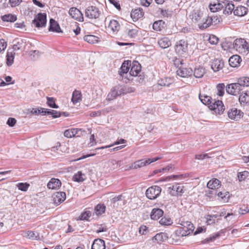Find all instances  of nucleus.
Returning a JSON list of instances; mask_svg holds the SVG:
<instances>
[{
    "label": "nucleus",
    "instance_id": "obj_5",
    "mask_svg": "<svg viewBox=\"0 0 249 249\" xmlns=\"http://www.w3.org/2000/svg\"><path fill=\"white\" fill-rule=\"evenodd\" d=\"M161 189L160 187L155 185L149 187L146 191V197L151 200L157 198L160 195Z\"/></svg>",
    "mask_w": 249,
    "mask_h": 249
},
{
    "label": "nucleus",
    "instance_id": "obj_9",
    "mask_svg": "<svg viewBox=\"0 0 249 249\" xmlns=\"http://www.w3.org/2000/svg\"><path fill=\"white\" fill-rule=\"evenodd\" d=\"M242 90L240 86L237 83H231L227 85L226 88V92L232 95L239 94V92Z\"/></svg>",
    "mask_w": 249,
    "mask_h": 249
},
{
    "label": "nucleus",
    "instance_id": "obj_19",
    "mask_svg": "<svg viewBox=\"0 0 249 249\" xmlns=\"http://www.w3.org/2000/svg\"><path fill=\"white\" fill-rule=\"evenodd\" d=\"M224 67V62L219 59H214L211 64V68L214 72L221 70Z\"/></svg>",
    "mask_w": 249,
    "mask_h": 249
},
{
    "label": "nucleus",
    "instance_id": "obj_46",
    "mask_svg": "<svg viewBox=\"0 0 249 249\" xmlns=\"http://www.w3.org/2000/svg\"><path fill=\"white\" fill-rule=\"evenodd\" d=\"M225 86L224 84L220 83L218 84L216 86V89L217 90V94L219 96H222L224 94V90H225Z\"/></svg>",
    "mask_w": 249,
    "mask_h": 249
},
{
    "label": "nucleus",
    "instance_id": "obj_36",
    "mask_svg": "<svg viewBox=\"0 0 249 249\" xmlns=\"http://www.w3.org/2000/svg\"><path fill=\"white\" fill-rule=\"evenodd\" d=\"M199 98L201 102L204 105H208L209 106L213 103L212 101L213 100L210 96L205 95H202L200 94Z\"/></svg>",
    "mask_w": 249,
    "mask_h": 249
},
{
    "label": "nucleus",
    "instance_id": "obj_30",
    "mask_svg": "<svg viewBox=\"0 0 249 249\" xmlns=\"http://www.w3.org/2000/svg\"><path fill=\"white\" fill-rule=\"evenodd\" d=\"M173 83L172 79L168 77L160 79L158 81V84L160 86L169 87Z\"/></svg>",
    "mask_w": 249,
    "mask_h": 249
},
{
    "label": "nucleus",
    "instance_id": "obj_12",
    "mask_svg": "<svg viewBox=\"0 0 249 249\" xmlns=\"http://www.w3.org/2000/svg\"><path fill=\"white\" fill-rule=\"evenodd\" d=\"M182 229L181 236H186L190 234L194 230V226L192 223L189 221H182L180 224Z\"/></svg>",
    "mask_w": 249,
    "mask_h": 249
},
{
    "label": "nucleus",
    "instance_id": "obj_29",
    "mask_svg": "<svg viewBox=\"0 0 249 249\" xmlns=\"http://www.w3.org/2000/svg\"><path fill=\"white\" fill-rule=\"evenodd\" d=\"M158 44L160 47L162 49H165L171 45V42L168 38L163 37L158 41Z\"/></svg>",
    "mask_w": 249,
    "mask_h": 249
},
{
    "label": "nucleus",
    "instance_id": "obj_44",
    "mask_svg": "<svg viewBox=\"0 0 249 249\" xmlns=\"http://www.w3.org/2000/svg\"><path fill=\"white\" fill-rule=\"evenodd\" d=\"M126 142V141L124 139H121L120 140H117L115 142H114V143H113V144H112L111 145L99 147V148H96V149L107 148L112 147L115 145H118L120 144L125 143Z\"/></svg>",
    "mask_w": 249,
    "mask_h": 249
},
{
    "label": "nucleus",
    "instance_id": "obj_53",
    "mask_svg": "<svg viewBox=\"0 0 249 249\" xmlns=\"http://www.w3.org/2000/svg\"><path fill=\"white\" fill-rule=\"evenodd\" d=\"M138 33L137 29H129L127 32V35L130 38H134L137 36Z\"/></svg>",
    "mask_w": 249,
    "mask_h": 249
},
{
    "label": "nucleus",
    "instance_id": "obj_50",
    "mask_svg": "<svg viewBox=\"0 0 249 249\" xmlns=\"http://www.w3.org/2000/svg\"><path fill=\"white\" fill-rule=\"evenodd\" d=\"M163 24V22L161 20L155 21L153 23V28L157 31H160L163 28V26H161V24Z\"/></svg>",
    "mask_w": 249,
    "mask_h": 249
},
{
    "label": "nucleus",
    "instance_id": "obj_7",
    "mask_svg": "<svg viewBox=\"0 0 249 249\" xmlns=\"http://www.w3.org/2000/svg\"><path fill=\"white\" fill-rule=\"evenodd\" d=\"M46 15L42 13L38 14L34 18L32 23L37 28L44 27L46 24Z\"/></svg>",
    "mask_w": 249,
    "mask_h": 249
},
{
    "label": "nucleus",
    "instance_id": "obj_58",
    "mask_svg": "<svg viewBox=\"0 0 249 249\" xmlns=\"http://www.w3.org/2000/svg\"><path fill=\"white\" fill-rule=\"evenodd\" d=\"M238 212L240 214H245L249 212V209L246 205H242L239 209Z\"/></svg>",
    "mask_w": 249,
    "mask_h": 249
},
{
    "label": "nucleus",
    "instance_id": "obj_35",
    "mask_svg": "<svg viewBox=\"0 0 249 249\" xmlns=\"http://www.w3.org/2000/svg\"><path fill=\"white\" fill-rule=\"evenodd\" d=\"M108 28L110 29L113 32H117L119 30L120 25L117 20H111L109 22Z\"/></svg>",
    "mask_w": 249,
    "mask_h": 249
},
{
    "label": "nucleus",
    "instance_id": "obj_54",
    "mask_svg": "<svg viewBox=\"0 0 249 249\" xmlns=\"http://www.w3.org/2000/svg\"><path fill=\"white\" fill-rule=\"evenodd\" d=\"M47 103L50 107L54 108H57L58 107V106L55 104L53 98L47 97Z\"/></svg>",
    "mask_w": 249,
    "mask_h": 249
},
{
    "label": "nucleus",
    "instance_id": "obj_43",
    "mask_svg": "<svg viewBox=\"0 0 249 249\" xmlns=\"http://www.w3.org/2000/svg\"><path fill=\"white\" fill-rule=\"evenodd\" d=\"M76 131L77 130H74V128L66 130L64 132V135L65 137L68 138L75 137Z\"/></svg>",
    "mask_w": 249,
    "mask_h": 249
},
{
    "label": "nucleus",
    "instance_id": "obj_34",
    "mask_svg": "<svg viewBox=\"0 0 249 249\" xmlns=\"http://www.w3.org/2000/svg\"><path fill=\"white\" fill-rule=\"evenodd\" d=\"M209 7L211 12H215L222 9L224 7V5L220 2L218 1L217 3H210Z\"/></svg>",
    "mask_w": 249,
    "mask_h": 249
},
{
    "label": "nucleus",
    "instance_id": "obj_45",
    "mask_svg": "<svg viewBox=\"0 0 249 249\" xmlns=\"http://www.w3.org/2000/svg\"><path fill=\"white\" fill-rule=\"evenodd\" d=\"M166 234L163 232L157 233L153 237V240H155L157 242L163 241L166 238Z\"/></svg>",
    "mask_w": 249,
    "mask_h": 249
},
{
    "label": "nucleus",
    "instance_id": "obj_24",
    "mask_svg": "<svg viewBox=\"0 0 249 249\" xmlns=\"http://www.w3.org/2000/svg\"><path fill=\"white\" fill-rule=\"evenodd\" d=\"M61 185V182L58 179L52 178L47 184V187L49 189H56L59 188Z\"/></svg>",
    "mask_w": 249,
    "mask_h": 249
},
{
    "label": "nucleus",
    "instance_id": "obj_16",
    "mask_svg": "<svg viewBox=\"0 0 249 249\" xmlns=\"http://www.w3.org/2000/svg\"><path fill=\"white\" fill-rule=\"evenodd\" d=\"M130 66L129 74L133 76H137L141 70V65L137 61H134Z\"/></svg>",
    "mask_w": 249,
    "mask_h": 249
},
{
    "label": "nucleus",
    "instance_id": "obj_47",
    "mask_svg": "<svg viewBox=\"0 0 249 249\" xmlns=\"http://www.w3.org/2000/svg\"><path fill=\"white\" fill-rule=\"evenodd\" d=\"M16 186L18 189V190L26 192L27 191L28 188L30 186V184L27 182L25 183H18L16 185Z\"/></svg>",
    "mask_w": 249,
    "mask_h": 249
},
{
    "label": "nucleus",
    "instance_id": "obj_61",
    "mask_svg": "<svg viewBox=\"0 0 249 249\" xmlns=\"http://www.w3.org/2000/svg\"><path fill=\"white\" fill-rule=\"evenodd\" d=\"M91 213L88 211H86L81 214V219L82 220H88L91 216Z\"/></svg>",
    "mask_w": 249,
    "mask_h": 249
},
{
    "label": "nucleus",
    "instance_id": "obj_6",
    "mask_svg": "<svg viewBox=\"0 0 249 249\" xmlns=\"http://www.w3.org/2000/svg\"><path fill=\"white\" fill-rule=\"evenodd\" d=\"M188 42L187 41L181 39L177 42L175 46L176 52L179 55H182L188 51Z\"/></svg>",
    "mask_w": 249,
    "mask_h": 249
},
{
    "label": "nucleus",
    "instance_id": "obj_55",
    "mask_svg": "<svg viewBox=\"0 0 249 249\" xmlns=\"http://www.w3.org/2000/svg\"><path fill=\"white\" fill-rule=\"evenodd\" d=\"M217 196L221 198L222 200L224 202H226L228 201V199L229 198V193L226 192L225 194L221 192H219L217 193Z\"/></svg>",
    "mask_w": 249,
    "mask_h": 249
},
{
    "label": "nucleus",
    "instance_id": "obj_26",
    "mask_svg": "<svg viewBox=\"0 0 249 249\" xmlns=\"http://www.w3.org/2000/svg\"><path fill=\"white\" fill-rule=\"evenodd\" d=\"M163 214V211L159 208H154L152 210L150 214V217L152 219L158 220Z\"/></svg>",
    "mask_w": 249,
    "mask_h": 249
},
{
    "label": "nucleus",
    "instance_id": "obj_38",
    "mask_svg": "<svg viewBox=\"0 0 249 249\" xmlns=\"http://www.w3.org/2000/svg\"><path fill=\"white\" fill-rule=\"evenodd\" d=\"M1 18L3 21L13 22L17 20V17L14 15L7 14L2 16Z\"/></svg>",
    "mask_w": 249,
    "mask_h": 249
},
{
    "label": "nucleus",
    "instance_id": "obj_15",
    "mask_svg": "<svg viewBox=\"0 0 249 249\" xmlns=\"http://www.w3.org/2000/svg\"><path fill=\"white\" fill-rule=\"evenodd\" d=\"M243 114V113L241 110H237L235 108H232L228 112V117L230 119L234 120H239Z\"/></svg>",
    "mask_w": 249,
    "mask_h": 249
},
{
    "label": "nucleus",
    "instance_id": "obj_59",
    "mask_svg": "<svg viewBox=\"0 0 249 249\" xmlns=\"http://www.w3.org/2000/svg\"><path fill=\"white\" fill-rule=\"evenodd\" d=\"M124 197L123 196V195H119V196L113 198L111 199V202L112 203L114 204V206L115 207L116 202H118L120 201L124 200Z\"/></svg>",
    "mask_w": 249,
    "mask_h": 249
},
{
    "label": "nucleus",
    "instance_id": "obj_8",
    "mask_svg": "<svg viewBox=\"0 0 249 249\" xmlns=\"http://www.w3.org/2000/svg\"><path fill=\"white\" fill-rule=\"evenodd\" d=\"M209 107L210 109L214 111L216 113L218 114H222L225 110V107L222 102L219 100L216 101H214V102L209 106Z\"/></svg>",
    "mask_w": 249,
    "mask_h": 249
},
{
    "label": "nucleus",
    "instance_id": "obj_25",
    "mask_svg": "<svg viewBox=\"0 0 249 249\" xmlns=\"http://www.w3.org/2000/svg\"><path fill=\"white\" fill-rule=\"evenodd\" d=\"M241 61V58L238 55H232L229 58V65L232 67H237L240 63Z\"/></svg>",
    "mask_w": 249,
    "mask_h": 249
},
{
    "label": "nucleus",
    "instance_id": "obj_13",
    "mask_svg": "<svg viewBox=\"0 0 249 249\" xmlns=\"http://www.w3.org/2000/svg\"><path fill=\"white\" fill-rule=\"evenodd\" d=\"M66 194L64 192H58L53 195L54 203L58 205L66 199Z\"/></svg>",
    "mask_w": 249,
    "mask_h": 249
},
{
    "label": "nucleus",
    "instance_id": "obj_28",
    "mask_svg": "<svg viewBox=\"0 0 249 249\" xmlns=\"http://www.w3.org/2000/svg\"><path fill=\"white\" fill-rule=\"evenodd\" d=\"M82 100V94L80 91L75 90L72 93L71 101L73 104H76Z\"/></svg>",
    "mask_w": 249,
    "mask_h": 249
},
{
    "label": "nucleus",
    "instance_id": "obj_31",
    "mask_svg": "<svg viewBox=\"0 0 249 249\" xmlns=\"http://www.w3.org/2000/svg\"><path fill=\"white\" fill-rule=\"evenodd\" d=\"M15 53L10 49L8 50L6 55V64L8 66L12 65L15 58Z\"/></svg>",
    "mask_w": 249,
    "mask_h": 249
},
{
    "label": "nucleus",
    "instance_id": "obj_1",
    "mask_svg": "<svg viewBox=\"0 0 249 249\" xmlns=\"http://www.w3.org/2000/svg\"><path fill=\"white\" fill-rule=\"evenodd\" d=\"M133 91H129L124 85H118L113 87L108 93L107 100L110 101L116 99L118 96L126 94L127 92Z\"/></svg>",
    "mask_w": 249,
    "mask_h": 249
},
{
    "label": "nucleus",
    "instance_id": "obj_60",
    "mask_svg": "<svg viewBox=\"0 0 249 249\" xmlns=\"http://www.w3.org/2000/svg\"><path fill=\"white\" fill-rule=\"evenodd\" d=\"M26 236L32 240L36 239L37 237L36 233L32 231H28L26 233Z\"/></svg>",
    "mask_w": 249,
    "mask_h": 249
},
{
    "label": "nucleus",
    "instance_id": "obj_62",
    "mask_svg": "<svg viewBox=\"0 0 249 249\" xmlns=\"http://www.w3.org/2000/svg\"><path fill=\"white\" fill-rule=\"evenodd\" d=\"M50 114L51 115L53 118H56L60 117L61 113V112H58L56 110L50 109L49 115Z\"/></svg>",
    "mask_w": 249,
    "mask_h": 249
},
{
    "label": "nucleus",
    "instance_id": "obj_42",
    "mask_svg": "<svg viewBox=\"0 0 249 249\" xmlns=\"http://www.w3.org/2000/svg\"><path fill=\"white\" fill-rule=\"evenodd\" d=\"M176 193L173 192L172 196H181L184 193L183 186L179 185L178 184H176Z\"/></svg>",
    "mask_w": 249,
    "mask_h": 249
},
{
    "label": "nucleus",
    "instance_id": "obj_4",
    "mask_svg": "<svg viewBox=\"0 0 249 249\" xmlns=\"http://www.w3.org/2000/svg\"><path fill=\"white\" fill-rule=\"evenodd\" d=\"M160 157H157L154 158L148 159L147 160L142 159L139 160L132 163L131 165V166L129 167L128 169H137L138 168L142 167L143 166H146L150 164L151 163L155 162L158 160H160Z\"/></svg>",
    "mask_w": 249,
    "mask_h": 249
},
{
    "label": "nucleus",
    "instance_id": "obj_39",
    "mask_svg": "<svg viewBox=\"0 0 249 249\" xmlns=\"http://www.w3.org/2000/svg\"><path fill=\"white\" fill-rule=\"evenodd\" d=\"M238 83L241 88L242 87H249V77H243L238 79Z\"/></svg>",
    "mask_w": 249,
    "mask_h": 249
},
{
    "label": "nucleus",
    "instance_id": "obj_20",
    "mask_svg": "<svg viewBox=\"0 0 249 249\" xmlns=\"http://www.w3.org/2000/svg\"><path fill=\"white\" fill-rule=\"evenodd\" d=\"M210 18L209 16H206L201 18L200 22H199L198 27L201 30H204L211 26Z\"/></svg>",
    "mask_w": 249,
    "mask_h": 249
},
{
    "label": "nucleus",
    "instance_id": "obj_11",
    "mask_svg": "<svg viewBox=\"0 0 249 249\" xmlns=\"http://www.w3.org/2000/svg\"><path fill=\"white\" fill-rule=\"evenodd\" d=\"M69 14L73 18L78 21L82 22L84 21L83 14L78 9L75 7L71 8Z\"/></svg>",
    "mask_w": 249,
    "mask_h": 249
},
{
    "label": "nucleus",
    "instance_id": "obj_40",
    "mask_svg": "<svg viewBox=\"0 0 249 249\" xmlns=\"http://www.w3.org/2000/svg\"><path fill=\"white\" fill-rule=\"evenodd\" d=\"M106 210V206L104 204H99L94 208L97 215H100L104 213Z\"/></svg>",
    "mask_w": 249,
    "mask_h": 249
},
{
    "label": "nucleus",
    "instance_id": "obj_10",
    "mask_svg": "<svg viewBox=\"0 0 249 249\" xmlns=\"http://www.w3.org/2000/svg\"><path fill=\"white\" fill-rule=\"evenodd\" d=\"M220 181L216 178H213L210 180L207 183V187L211 191L209 190V194L211 195H216L217 191L215 190L220 185Z\"/></svg>",
    "mask_w": 249,
    "mask_h": 249
},
{
    "label": "nucleus",
    "instance_id": "obj_21",
    "mask_svg": "<svg viewBox=\"0 0 249 249\" xmlns=\"http://www.w3.org/2000/svg\"><path fill=\"white\" fill-rule=\"evenodd\" d=\"M177 74L180 77H186L192 75V70L190 68H180L177 71Z\"/></svg>",
    "mask_w": 249,
    "mask_h": 249
},
{
    "label": "nucleus",
    "instance_id": "obj_17",
    "mask_svg": "<svg viewBox=\"0 0 249 249\" xmlns=\"http://www.w3.org/2000/svg\"><path fill=\"white\" fill-rule=\"evenodd\" d=\"M49 31L56 33H62L59 24L54 19L51 18L49 21Z\"/></svg>",
    "mask_w": 249,
    "mask_h": 249
},
{
    "label": "nucleus",
    "instance_id": "obj_64",
    "mask_svg": "<svg viewBox=\"0 0 249 249\" xmlns=\"http://www.w3.org/2000/svg\"><path fill=\"white\" fill-rule=\"evenodd\" d=\"M17 120L14 118H9L7 121V124L10 127L14 126L16 124Z\"/></svg>",
    "mask_w": 249,
    "mask_h": 249
},
{
    "label": "nucleus",
    "instance_id": "obj_22",
    "mask_svg": "<svg viewBox=\"0 0 249 249\" xmlns=\"http://www.w3.org/2000/svg\"><path fill=\"white\" fill-rule=\"evenodd\" d=\"M129 66H131V61H124L119 71V73L122 77L124 74H126L129 71Z\"/></svg>",
    "mask_w": 249,
    "mask_h": 249
},
{
    "label": "nucleus",
    "instance_id": "obj_3",
    "mask_svg": "<svg viewBox=\"0 0 249 249\" xmlns=\"http://www.w3.org/2000/svg\"><path fill=\"white\" fill-rule=\"evenodd\" d=\"M85 16L91 19H98L100 17L101 12L99 8L96 6H88L85 10Z\"/></svg>",
    "mask_w": 249,
    "mask_h": 249
},
{
    "label": "nucleus",
    "instance_id": "obj_18",
    "mask_svg": "<svg viewBox=\"0 0 249 249\" xmlns=\"http://www.w3.org/2000/svg\"><path fill=\"white\" fill-rule=\"evenodd\" d=\"M144 12H143L142 9L139 8L132 10L131 12V17L132 18L134 21L138 20L139 18L142 17L143 16Z\"/></svg>",
    "mask_w": 249,
    "mask_h": 249
},
{
    "label": "nucleus",
    "instance_id": "obj_57",
    "mask_svg": "<svg viewBox=\"0 0 249 249\" xmlns=\"http://www.w3.org/2000/svg\"><path fill=\"white\" fill-rule=\"evenodd\" d=\"M218 38L214 35H211L210 36L209 41L211 44H216L218 42Z\"/></svg>",
    "mask_w": 249,
    "mask_h": 249
},
{
    "label": "nucleus",
    "instance_id": "obj_33",
    "mask_svg": "<svg viewBox=\"0 0 249 249\" xmlns=\"http://www.w3.org/2000/svg\"><path fill=\"white\" fill-rule=\"evenodd\" d=\"M225 9L223 11L224 14H231L232 12H233L234 9V5L233 4L230 3L228 2L223 3Z\"/></svg>",
    "mask_w": 249,
    "mask_h": 249
},
{
    "label": "nucleus",
    "instance_id": "obj_51",
    "mask_svg": "<svg viewBox=\"0 0 249 249\" xmlns=\"http://www.w3.org/2000/svg\"><path fill=\"white\" fill-rule=\"evenodd\" d=\"M211 25H215L220 22V18L218 16H209Z\"/></svg>",
    "mask_w": 249,
    "mask_h": 249
},
{
    "label": "nucleus",
    "instance_id": "obj_48",
    "mask_svg": "<svg viewBox=\"0 0 249 249\" xmlns=\"http://www.w3.org/2000/svg\"><path fill=\"white\" fill-rule=\"evenodd\" d=\"M159 223L161 225L169 226L172 224V221L170 218L163 217L160 220Z\"/></svg>",
    "mask_w": 249,
    "mask_h": 249
},
{
    "label": "nucleus",
    "instance_id": "obj_49",
    "mask_svg": "<svg viewBox=\"0 0 249 249\" xmlns=\"http://www.w3.org/2000/svg\"><path fill=\"white\" fill-rule=\"evenodd\" d=\"M84 176L81 172H78L73 176L72 179L74 181L82 182L85 180Z\"/></svg>",
    "mask_w": 249,
    "mask_h": 249
},
{
    "label": "nucleus",
    "instance_id": "obj_23",
    "mask_svg": "<svg viewBox=\"0 0 249 249\" xmlns=\"http://www.w3.org/2000/svg\"><path fill=\"white\" fill-rule=\"evenodd\" d=\"M91 249H106L105 241L101 239L94 240L91 246Z\"/></svg>",
    "mask_w": 249,
    "mask_h": 249
},
{
    "label": "nucleus",
    "instance_id": "obj_14",
    "mask_svg": "<svg viewBox=\"0 0 249 249\" xmlns=\"http://www.w3.org/2000/svg\"><path fill=\"white\" fill-rule=\"evenodd\" d=\"M239 101L242 106L249 105V91H245L239 93Z\"/></svg>",
    "mask_w": 249,
    "mask_h": 249
},
{
    "label": "nucleus",
    "instance_id": "obj_32",
    "mask_svg": "<svg viewBox=\"0 0 249 249\" xmlns=\"http://www.w3.org/2000/svg\"><path fill=\"white\" fill-rule=\"evenodd\" d=\"M205 72V69L202 67L199 66L195 69L194 75L196 78H200L203 76Z\"/></svg>",
    "mask_w": 249,
    "mask_h": 249
},
{
    "label": "nucleus",
    "instance_id": "obj_52",
    "mask_svg": "<svg viewBox=\"0 0 249 249\" xmlns=\"http://www.w3.org/2000/svg\"><path fill=\"white\" fill-rule=\"evenodd\" d=\"M202 18V16L200 14L198 13H194L192 14V21L194 22L197 23L199 24V22H200Z\"/></svg>",
    "mask_w": 249,
    "mask_h": 249
},
{
    "label": "nucleus",
    "instance_id": "obj_2",
    "mask_svg": "<svg viewBox=\"0 0 249 249\" xmlns=\"http://www.w3.org/2000/svg\"><path fill=\"white\" fill-rule=\"evenodd\" d=\"M233 48L239 53L246 54L249 52V46L248 42L243 38L235 39L233 43Z\"/></svg>",
    "mask_w": 249,
    "mask_h": 249
},
{
    "label": "nucleus",
    "instance_id": "obj_37",
    "mask_svg": "<svg viewBox=\"0 0 249 249\" xmlns=\"http://www.w3.org/2000/svg\"><path fill=\"white\" fill-rule=\"evenodd\" d=\"M99 38L93 35H87L84 37L85 41L90 44L96 43L98 42Z\"/></svg>",
    "mask_w": 249,
    "mask_h": 249
},
{
    "label": "nucleus",
    "instance_id": "obj_27",
    "mask_svg": "<svg viewBox=\"0 0 249 249\" xmlns=\"http://www.w3.org/2000/svg\"><path fill=\"white\" fill-rule=\"evenodd\" d=\"M248 9L246 7L243 6H238L233 11V14L235 16L241 17L247 14Z\"/></svg>",
    "mask_w": 249,
    "mask_h": 249
},
{
    "label": "nucleus",
    "instance_id": "obj_63",
    "mask_svg": "<svg viewBox=\"0 0 249 249\" xmlns=\"http://www.w3.org/2000/svg\"><path fill=\"white\" fill-rule=\"evenodd\" d=\"M7 43L3 39H0V53L5 50Z\"/></svg>",
    "mask_w": 249,
    "mask_h": 249
},
{
    "label": "nucleus",
    "instance_id": "obj_41",
    "mask_svg": "<svg viewBox=\"0 0 249 249\" xmlns=\"http://www.w3.org/2000/svg\"><path fill=\"white\" fill-rule=\"evenodd\" d=\"M14 42L15 43L13 45L12 49H10L12 51H13V52L20 50L23 45V41L21 40L20 41L15 40Z\"/></svg>",
    "mask_w": 249,
    "mask_h": 249
},
{
    "label": "nucleus",
    "instance_id": "obj_56",
    "mask_svg": "<svg viewBox=\"0 0 249 249\" xmlns=\"http://www.w3.org/2000/svg\"><path fill=\"white\" fill-rule=\"evenodd\" d=\"M248 175V172L247 171H244L243 172H240L238 174V178L239 181H242L247 178Z\"/></svg>",
    "mask_w": 249,
    "mask_h": 249
}]
</instances>
